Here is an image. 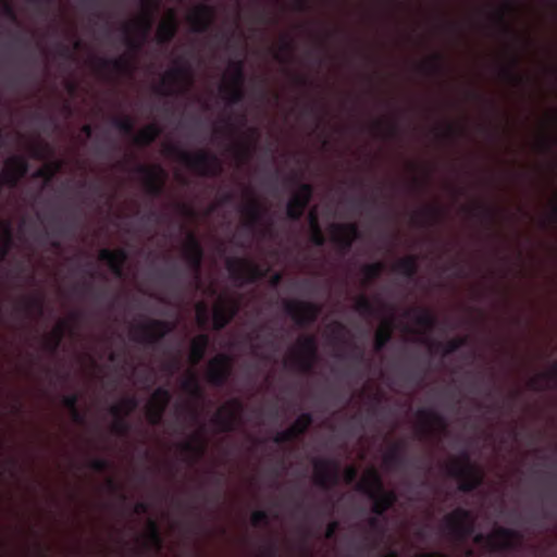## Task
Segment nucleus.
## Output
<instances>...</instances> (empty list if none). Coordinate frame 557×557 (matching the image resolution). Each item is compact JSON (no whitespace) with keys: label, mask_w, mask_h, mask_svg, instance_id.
Wrapping results in <instances>:
<instances>
[{"label":"nucleus","mask_w":557,"mask_h":557,"mask_svg":"<svg viewBox=\"0 0 557 557\" xmlns=\"http://www.w3.org/2000/svg\"><path fill=\"white\" fill-rule=\"evenodd\" d=\"M61 169V163L60 162H55L53 164H50V165H45L38 170L35 171V173L33 174V176L35 178H42L45 180L47 183L50 182L55 173Z\"/></svg>","instance_id":"603ef678"},{"label":"nucleus","mask_w":557,"mask_h":557,"mask_svg":"<svg viewBox=\"0 0 557 557\" xmlns=\"http://www.w3.org/2000/svg\"><path fill=\"white\" fill-rule=\"evenodd\" d=\"M99 260L104 261L110 271L119 278L124 276V264L128 258L125 249L110 250L103 248L99 251Z\"/></svg>","instance_id":"412c9836"},{"label":"nucleus","mask_w":557,"mask_h":557,"mask_svg":"<svg viewBox=\"0 0 557 557\" xmlns=\"http://www.w3.org/2000/svg\"><path fill=\"white\" fill-rule=\"evenodd\" d=\"M239 310V305L236 300L228 301L227 304L218 306L213 310V329L221 331L226 327L235 318Z\"/></svg>","instance_id":"5701e85b"},{"label":"nucleus","mask_w":557,"mask_h":557,"mask_svg":"<svg viewBox=\"0 0 557 557\" xmlns=\"http://www.w3.org/2000/svg\"><path fill=\"white\" fill-rule=\"evenodd\" d=\"M298 348L293 352L292 364L300 372H311L318 356V343L313 335H306L298 339Z\"/></svg>","instance_id":"6e6552de"},{"label":"nucleus","mask_w":557,"mask_h":557,"mask_svg":"<svg viewBox=\"0 0 557 557\" xmlns=\"http://www.w3.org/2000/svg\"><path fill=\"white\" fill-rule=\"evenodd\" d=\"M199 383L198 377L196 374L190 373L183 382H182V389L186 392L187 394L189 391H191L197 384Z\"/></svg>","instance_id":"69168bd1"},{"label":"nucleus","mask_w":557,"mask_h":557,"mask_svg":"<svg viewBox=\"0 0 557 557\" xmlns=\"http://www.w3.org/2000/svg\"><path fill=\"white\" fill-rule=\"evenodd\" d=\"M117 405L122 406V414H131L138 406V400L135 396L123 398Z\"/></svg>","instance_id":"bf43d9fd"},{"label":"nucleus","mask_w":557,"mask_h":557,"mask_svg":"<svg viewBox=\"0 0 557 557\" xmlns=\"http://www.w3.org/2000/svg\"><path fill=\"white\" fill-rule=\"evenodd\" d=\"M522 535L512 529L498 527L487 535L478 534L474 542L484 543L491 552H509L517 549L521 544Z\"/></svg>","instance_id":"39448f33"},{"label":"nucleus","mask_w":557,"mask_h":557,"mask_svg":"<svg viewBox=\"0 0 557 557\" xmlns=\"http://www.w3.org/2000/svg\"><path fill=\"white\" fill-rule=\"evenodd\" d=\"M243 410L244 405L242 400L234 398L227 406H223L215 412L212 423L218 426L220 432H232Z\"/></svg>","instance_id":"4468645a"},{"label":"nucleus","mask_w":557,"mask_h":557,"mask_svg":"<svg viewBox=\"0 0 557 557\" xmlns=\"http://www.w3.org/2000/svg\"><path fill=\"white\" fill-rule=\"evenodd\" d=\"M294 51V41L287 36H284L280 45V52L275 53L274 58L281 63H287L292 60Z\"/></svg>","instance_id":"79ce46f5"},{"label":"nucleus","mask_w":557,"mask_h":557,"mask_svg":"<svg viewBox=\"0 0 557 557\" xmlns=\"http://www.w3.org/2000/svg\"><path fill=\"white\" fill-rule=\"evenodd\" d=\"M444 527L456 540H465L474 531V519L470 510L459 507L445 517Z\"/></svg>","instance_id":"0eeeda50"},{"label":"nucleus","mask_w":557,"mask_h":557,"mask_svg":"<svg viewBox=\"0 0 557 557\" xmlns=\"http://www.w3.org/2000/svg\"><path fill=\"white\" fill-rule=\"evenodd\" d=\"M240 212L246 218L245 225L248 228H253L261 222L265 209L263 208L259 200H257L253 197H250L249 201L242 207Z\"/></svg>","instance_id":"393cba45"},{"label":"nucleus","mask_w":557,"mask_h":557,"mask_svg":"<svg viewBox=\"0 0 557 557\" xmlns=\"http://www.w3.org/2000/svg\"><path fill=\"white\" fill-rule=\"evenodd\" d=\"M355 310L363 317H371L376 312L373 302L366 296H360L357 299L355 304Z\"/></svg>","instance_id":"8fccbe9b"},{"label":"nucleus","mask_w":557,"mask_h":557,"mask_svg":"<svg viewBox=\"0 0 557 557\" xmlns=\"http://www.w3.org/2000/svg\"><path fill=\"white\" fill-rule=\"evenodd\" d=\"M519 62H520V60H519L518 55L513 54L511 58V66L503 67L500 70L502 76L505 79L513 83L515 85H521V84H524V82H525V78L516 72V69L519 65Z\"/></svg>","instance_id":"58836bf2"},{"label":"nucleus","mask_w":557,"mask_h":557,"mask_svg":"<svg viewBox=\"0 0 557 557\" xmlns=\"http://www.w3.org/2000/svg\"><path fill=\"white\" fill-rule=\"evenodd\" d=\"M407 444L404 441L394 443L383 457L384 465L389 469L405 470L411 466L406 455Z\"/></svg>","instance_id":"6ab92c4d"},{"label":"nucleus","mask_w":557,"mask_h":557,"mask_svg":"<svg viewBox=\"0 0 557 557\" xmlns=\"http://www.w3.org/2000/svg\"><path fill=\"white\" fill-rule=\"evenodd\" d=\"M513 10V5L509 2H506L500 10H498L495 14L497 22L502 25L503 29L507 34L512 33V28L506 21V13Z\"/></svg>","instance_id":"864d4df0"},{"label":"nucleus","mask_w":557,"mask_h":557,"mask_svg":"<svg viewBox=\"0 0 557 557\" xmlns=\"http://www.w3.org/2000/svg\"><path fill=\"white\" fill-rule=\"evenodd\" d=\"M444 215V210L438 206H429L422 211L418 212L414 221L418 225H433L437 223Z\"/></svg>","instance_id":"2f4dec72"},{"label":"nucleus","mask_w":557,"mask_h":557,"mask_svg":"<svg viewBox=\"0 0 557 557\" xmlns=\"http://www.w3.org/2000/svg\"><path fill=\"white\" fill-rule=\"evenodd\" d=\"M184 258L189 268L199 274L203 260V248L194 233H188L183 247Z\"/></svg>","instance_id":"a211bd4d"},{"label":"nucleus","mask_w":557,"mask_h":557,"mask_svg":"<svg viewBox=\"0 0 557 557\" xmlns=\"http://www.w3.org/2000/svg\"><path fill=\"white\" fill-rule=\"evenodd\" d=\"M209 344L208 334H199L191 341L189 354L191 364L196 366L205 358Z\"/></svg>","instance_id":"c85d7f7f"},{"label":"nucleus","mask_w":557,"mask_h":557,"mask_svg":"<svg viewBox=\"0 0 557 557\" xmlns=\"http://www.w3.org/2000/svg\"><path fill=\"white\" fill-rule=\"evenodd\" d=\"M162 129L156 123H150L141 128L133 138L134 144L139 147H148L160 136Z\"/></svg>","instance_id":"c756f323"},{"label":"nucleus","mask_w":557,"mask_h":557,"mask_svg":"<svg viewBox=\"0 0 557 557\" xmlns=\"http://www.w3.org/2000/svg\"><path fill=\"white\" fill-rule=\"evenodd\" d=\"M97 71L104 72H115L117 74H128L133 71V64L127 57H119L115 59H97L96 62Z\"/></svg>","instance_id":"b1692460"},{"label":"nucleus","mask_w":557,"mask_h":557,"mask_svg":"<svg viewBox=\"0 0 557 557\" xmlns=\"http://www.w3.org/2000/svg\"><path fill=\"white\" fill-rule=\"evenodd\" d=\"M112 125L124 135L132 136L134 134V121L129 116H115L112 119Z\"/></svg>","instance_id":"3c124183"},{"label":"nucleus","mask_w":557,"mask_h":557,"mask_svg":"<svg viewBox=\"0 0 557 557\" xmlns=\"http://www.w3.org/2000/svg\"><path fill=\"white\" fill-rule=\"evenodd\" d=\"M284 311L298 326L306 327L317 321L321 307L310 301L286 300L284 301Z\"/></svg>","instance_id":"1a4fd4ad"},{"label":"nucleus","mask_w":557,"mask_h":557,"mask_svg":"<svg viewBox=\"0 0 557 557\" xmlns=\"http://www.w3.org/2000/svg\"><path fill=\"white\" fill-rule=\"evenodd\" d=\"M314 483L323 490H329L338 483V465L329 458L313 460Z\"/></svg>","instance_id":"ddd939ff"},{"label":"nucleus","mask_w":557,"mask_h":557,"mask_svg":"<svg viewBox=\"0 0 557 557\" xmlns=\"http://www.w3.org/2000/svg\"><path fill=\"white\" fill-rule=\"evenodd\" d=\"M421 70L428 74L442 75L445 71L443 55L434 54L429 62L421 65Z\"/></svg>","instance_id":"a18cd8bd"},{"label":"nucleus","mask_w":557,"mask_h":557,"mask_svg":"<svg viewBox=\"0 0 557 557\" xmlns=\"http://www.w3.org/2000/svg\"><path fill=\"white\" fill-rule=\"evenodd\" d=\"M385 269V265L383 262H373L370 264H366L362 268V273L364 275L366 283H370L381 276Z\"/></svg>","instance_id":"de8ad7c7"},{"label":"nucleus","mask_w":557,"mask_h":557,"mask_svg":"<svg viewBox=\"0 0 557 557\" xmlns=\"http://www.w3.org/2000/svg\"><path fill=\"white\" fill-rule=\"evenodd\" d=\"M165 153L175 157L181 163L205 177H215L222 173V164L219 158L206 150L190 153L177 146L168 145Z\"/></svg>","instance_id":"f257e3e1"},{"label":"nucleus","mask_w":557,"mask_h":557,"mask_svg":"<svg viewBox=\"0 0 557 557\" xmlns=\"http://www.w3.org/2000/svg\"><path fill=\"white\" fill-rule=\"evenodd\" d=\"M332 242L344 252L352 247L355 240L360 237V231L356 223H344L332 225Z\"/></svg>","instance_id":"dca6fc26"},{"label":"nucleus","mask_w":557,"mask_h":557,"mask_svg":"<svg viewBox=\"0 0 557 557\" xmlns=\"http://www.w3.org/2000/svg\"><path fill=\"white\" fill-rule=\"evenodd\" d=\"M110 413L114 417L111 431L119 436H126L131 431V424L127 421V416L122 414L121 405H112Z\"/></svg>","instance_id":"7c9ffc66"},{"label":"nucleus","mask_w":557,"mask_h":557,"mask_svg":"<svg viewBox=\"0 0 557 557\" xmlns=\"http://www.w3.org/2000/svg\"><path fill=\"white\" fill-rule=\"evenodd\" d=\"M5 166L13 171L20 178L26 176L29 170L28 161L23 156H14L7 160Z\"/></svg>","instance_id":"4c0bfd02"},{"label":"nucleus","mask_w":557,"mask_h":557,"mask_svg":"<svg viewBox=\"0 0 557 557\" xmlns=\"http://www.w3.org/2000/svg\"><path fill=\"white\" fill-rule=\"evenodd\" d=\"M393 337V320H386L375 332L373 347L376 352H381Z\"/></svg>","instance_id":"72a5a7b5"},{"label":"nucleus","mask_w":557,"mask_h":557,"mask_svg":"<svg viewBox=\"0 0 557 557\" xmlns=\"http://www.w3.org/2000/svg\"><path fill=\"white\" fill-rule=\"evenodd\" d=\"M66 329H67V323L65 321H61L52 330V332L49 336L53 338V349H59L61 342L64 337Z\"/></svg>","instance_id":"6e6d98bb"},{"label":"nucleus","mask_w":557,"mask_h":557,"mask_svg":"<svg viewBox=\"0 0 557 557\" xmlns=\"http://www.w3.org/2000/svg\"><path fill=\"white\" fill-rule=\"evenodd\" d=\"M358 475V471L354 466H349L344 471V481L347 484H352Z\"/></svg>","instance_id":"774afa93"},{"label":"nucleus","mask_w":557,"mask_h":557,"mask_svg":"<svg viewBox=\"0 0 557 557\" xmlns=\"http://www.w3.org/2000/svg\"><path fill=\"white\" fill-rule=\"evenodd\" d=\"M313 186L309 183H299L297 190L286 205V215L290 221H299L313 197Z\"/></svg>","instance_id":"9b49d317"},{"label":"nucleus","mask_w":557,"mask_h":557,"mask_svg":"<svg viewBox=\"0 0 557 557\" xmlns=\"http://www.w3.org/2000/svg\"><path fill=\"white\" fill-rule=\"evenodd\" d=\"M417 416L425 424L422 429L423 434L430 433L432 426H437L443 431L447 428L446 419L433 409H420Z\"/></svg>","instance_id":"a878e982"},{"label":"nucleus","mask_w":557,"mask_h":557,"mask_svg":"<svg viewBox=\"0 0 557 557\" xmlns=\"http://www.w3.org/2000/svg\"><path fill=\"white\" fill-rule=\"evenodd\" d=\"M190 82L191 75L189 67L186 65H176L165 73L160 86L156 88V92L160 95H170L171 92H169L165 88L168 83L171 85H180L183 83L190 84Z\"/></svg>","instance_id":"4be33fe9"},{"label":"nucleus","mask_w":557,"mask_h":557,"mask_svg":"<svg viewBox=\"0 0 557 557\" xmlns=\"http://www.w3.org/2000/svg\"><path fill=\"white\" fill-rule=\"evenodd\" d=\"M232 375V358L226 354H219L208 364L207 381L215 387H223Z\"/></svg>","instance_id":"f8f14e48"},{"label":"nucleus","mask_w":557,"mask_h":557,"mask_svg":"<svg viewBox=\"0 0 557 557\" xmlns=\"http://www.w3.org/2000/svg\"><path fill=\"white\" fill-rule=\"evenodd\" d=\"M410 313H414L416 324L425 329L426 331H432L436 326L437 320L435 315L428 309L416 308L408 310L406 315H409Z\"/></svg>","instance_id":"f704fd0d"},{"label":"nucleus","mask_w":557,"mask_h":557,"mask_svg":"<svg viewBox=\"0 0 557 557\" xmlns=\"http://www.w3.org/2000/svg\"><path fill=\"white\" fill-rule=\"evenodd\" d=\"M175 325L172 322L149 319L145 323L137 325L132 333V339L136 343L154 348L160 342L174 330Z\"/></svg>","instance_id":"20e7f679"},{"label":"nucleus","mask_w":557,"mask_h":557,"mask_svg":"<svg viewBox=\"0 0 557 557\" xmlns=\"http://www.w3.org/2000/svg\"><path fill=\"white\" fill-rule=\"evenodd\" d=\"M214 20L213 8L207 4H199L193 13L188 15V22L195 33L202 34L210 29Z\"/></svg>","instance_id":"aec40b11"},{"label":"nucleus","mask_w":557,"mask_h":557,"mask_svg":"<svg viewBox=\"0 0 557 557\" xmlns=\"http://www.w3.org/2000/svg\"><path fill=\"white\" fill-rule=\"evenodd\" d=\"M152 28L151 12L148 10L140 18L123 25L125 45L134 51H138Z\"/></svg>","instance_id":"9d476101"},{"label":"nucleus","mask_w":557,"mask_h":557,"mask_svg":"<svg viewBox=\"0 0 557 557\" xmlns=\"http://www.w3.org/2000/svg\"><path fill=\"white\" fill-rule=\"evenodd\" d=\"M78 401L79 396L76 393L64 395L62 397V405L71 411L72 418L75 422L83 421V414L79 412L77 408Z\"/></svg>","instance_id":"c03bdc74"},{"label":"nucleus","mask_w":557,"mask_h":557,"mask_svg":"<svg viewBox=\"0 0 557 557\" xmlns=\"http://www.w3.org/2000/svg\"><path fill=\"white\" fill-rule=\"evenodd\" d=\"M252 146L250 144H239L236 146V156L239 160L250 159Z\"/></svg>","instance_id":"0e129e2a"},{"label":"nucleus","mask_w":557,"mask_h":557,"mask_svg":"<svg viewBox=\"0 0 557 557\" xmlns=\"http://www.w3.org/2000/svg\"><path fill=\"white\" fill-rule=\"evenodd\" d=\"M24 309L27 312L37 311L39 314H42V311H44V298L41 296L26 298L24 300Z\"/></svg>","instance_id":"4d7b16f0"},{"label":"nucleus","mask_w":557,"mask_h":557,"mask_svg":"<svg viewBox=\"0 0 557 557\" xmlns=\"http://www.w3.org/2000/svg\"><path fill=\"white\" fill-rule=\"evenodd\" d=\"M180 448L182 451L194 455L196 458L201 457L207 448L202 431L195 433L191 441L183 442Z\"/></svg>","instance_id":"473e14b6"},{"label":"nucleus","mask_w":557,"mask_h":557,"mask_svg":"<svg viewBox=\"0 0 557 557\" xmlns=\"http://www.w3.org/2000/svg\"><path fill=\"white\" fill-rule=\"evenodd\" d=\"M172 395L169 388L160 386L154 389L151 395L149 405L157 406L158 408H168L171 401Z\"/></svg>","instance_id":"37998d69"},{"label":"nucleus","mask_w":557,"mask_h":557,"mask_svg":"<svg viewBox=\"0 0 557 557\" xmlns=\"http://www.w3.org/2000/svg\"><path fill=\"white\" fill-rule=\"evenodd\" d=\"M221 92L226 95V100L230 106L240 103L245 98V91L243 86L234 85H222L220 87Z\"/></svg>","instance_id":"a19ab883"},{"label":"nucleus","mask_w":557,"mask_h":557,"mask_svg":"<svg viewBox=\"0 0 557 557\" xmlns=\"http://www.w3.org/2000/svg\"><path fill=\"white\" fill-rule=\"evenodd\" d=\"M232 74L230 85L243 86L245 82L244 61L238 60L231 63Z\"/></svg>","instance_id":"09e8293b"},{"label":"nucleus","mask_w":557,"mask_h":557,"mask_svg":"<svg viewBox=\"0 0 557 557\" xmlns=\"http://www.w3.org/2000/svg\"><path fill=\"white\" fill-rule=\"evenodd\" d=\"M468 214L472 218L480 219L488 226H492L495 223L496 219V210L486 205H479L474 208H463Z\"/></svg>","instance_id":"c9c22d12"},{"label":"nucleus","mask_w":557,"mask_h":557,"mask_svg":"<svg viewBox=\"0 0 557 557\" xmlns=\"http://www.w3.org/2000/svg\"><path fill=\"white\" fill-rule=\"evenodd\" d=\"M447 473L459 481L458 488L463 493H470L483 483L482 472L471 463L467 451L461 454V459L453 460L449 463Z\"/></svg>","instance_id":"7ed1b4c3"},{"label":"nucleus","mask_w":557,"mask_h":557,"mask_svg":"<svg viewBox=\"0 0 557 557\" xmlns=\"http://www.w3.org/2000/svg\"><path fill=\"white\" fill-rule=\"evenodd\" d=\"M165 408H158L157 406L149 405L147 406V419L150 424L159 425L163 419L165 413Z\"/></svg>","instance_id":"5fc2aeb1"},{"label":"nucleus","mask_w":557,"mask_h":557,"mask_svg":"<svg viewBox=\"0 0 557 557\" xmlns=\"http://www.w3.org/2000/svg\"><path fill=\"white\" fill-rule=\"evenodd\" d=\"M542 381H553L557 383V362H555L548 371L543 372L537 376L531 379L529 382L530 388L534 391L544 389Z\"/></svg>","instance_id":"ea45409f"},{"label":"nucleus","mask_w":557,"mask_h":557,"mask_svg":"<svg viewBox=\"0 0 557 557\" xmlns=\"http://www.w3.org/2000/svg\"><path fill=\"white\" fill-rule=\"evenodd\" d=\"M311 243L317 247H322L325 244V237L321 228L313 230L310 236Z\"/></svg>","instance_id":"338daca9"},{"label":"nucleus","mask_w":557,"mask_h":557,"mask_svg":"<svg viewBox=\"0 0 557 557\" xmlns=\"http://www.w3.org/2000/svg\"><path fill=\"white\" fill-rule=\"evenodd\" d=\"M88 467L96 472H104L111 468V462L106 458H94L89 461Z\"/></svg>","instance_id":"680f3d73"},{"label":"nucleus","mask_w":557,"mask_h":557,"mask_svg":"<svg viewBox=\"0 0 557 557\" xmlns=\"http://www.w3.org/2000/svg\"><path fill=\"white\" fill-rule=\"evenodd\" d=\"M136 172L144 176L146 193L151 197H160L164 191V171L159 165L139 164Z\"/></svg>","instance_id":"2eb2a0df"},{"label":"nucleus","mask_w":557,"mask_h":557,"mask_svg":"<svg viewBox=\"0 0 557 557\" xmlns=\"http://www.w3.org/2000/svg\"><path fill=\"white\" fill-rule=\"evenodd\" d=\"M312 423L313 416L310 412H304L294 421L289 428L276 433L273 437V442L278 445L292 442L304 435Z\"/></svg>","instance_id":"f3484780"},{"label":"nucleus","mask_w":557,"mask_h":557,"mask_svg":"<svg viewBox=\"0 0 557 557\" xmlns=\"http://www.w3.org/2000/svg\"><path fill=\"white\" fill-rule=\"evenodd\" d=\"M149 543L157 549L160 550L163 545V540L160 533V529L158 523L154 520H149L148 522V534H147Z\"/></svg>","instance_id":"49530a36"},{"label":"nucleus","mask_w":557,"mask_h":557,"mask_svg":"<svg viewBox=\"0 0 557 557\" xmlns=\"http://www.w3.org/2000/svg\"><path fill=\"white\" fill-rule=\"evenodd\" d=\"M177 21L172 13L166 21H163L157 29L156 39L159 45H169L177 33Z\"/></svg>","instance_id":"bb28decb"},{"label":"nucleus","mask_w":557,"mask_h":557,"mask_svg":"<svg viewBox=\"0 0 557 557\" xmlns=\"http://www.w3.org/2000/svg\"><path fill=\"white\" fill-rule=\"evenodd\" d=\"M12 242V225L8 220H0V243Z\"/></svg>","instance_id":"e2e57ef3"},{"label":"nucleus","mask_w":557,"mask_h":557,"mask_svg":"<svg viewBox=\"0 0 557 557\" xmlns=\"http://www.w3.org/2000/svg\"><path fill=\"white\" fill-rule=\"evenodd\" d=\"M419 270V260L417 256L410 255L399 259L394 265L393 271L411 280Z\"/></svg>","instance_id":"cd10ccee"},{"label":"nucleus","mask_w":557,"mask_h":557,"mask_svg":"<svg viewBox=\"0 0 557 557\" xmlns=\"http://www.w3.org/2000/svg\"><path fill=\"white\" fill-rule=\"evenodd\" d=\"M356 488L373 502L371 511L376 516H383L397 502L396 493L384 490L382 479L375 470H371L363 476Z\"/></svg>","instance_id":"f03ea898"},{"label":"nucleus","mask_w":557,"mask_h":557,"mask_svg":"<svg viewBox=\"0 0 557 557\" xmlns=\"http://www.w3.org/2000/svg\"><path fill=\"white\" fill-rule=\"evenodd\" d=\"M250 522L253 527H261L269 524V513L265 510H256L251 513Z\"/></svg>","instance_id":"052dcab7"},{"label":"nucleus","mask_w":557,"mask_h":557,"mask_svg":"<svg viewBox=\"0 0 557 557\" xmlns=\"http://www.w3.org/2000/svg\"><path fill=\"white\" fill-rule=\"evenodd\" d=\"M468 344V337L467 336H459L455 337L450 341H448L446 344L442 343H431V347H435L436 349H442L443 356H448L450 354L456 352L461 347L466 346Z\"/></svg>","instance_id":"e433bc0d"},{"label":"nucleus","mask_w":557,"mask_h":557,"mask_svg":"<svg viewBox=\"0 0 557 557\" xmlns=\"http://www.w3.org/2000/svg\"><path fill=\"white\" fill-rule=\"evenodd\" d=\"M225 264L231 278L238 286L253 284L265 275L260 265L244 258H227Z\"/></svg>","instance_id":"423d86ee"},{"label":"nucleus","mask_w":557,"mask_h":557,"mask_svg":"<svg viewBox=\"0 0 557 557\" xmlns=\"http://www.w3.org/2000/svg\"><path fill=\"white\" fill-rule=\"evenodd\" d=\"M22 178H20L13 171L9 170L7 166L4 171L1 174L0 177V185L4 184L8 185L11 188H14L17 186Z\"/></svg>","instance_id":"13d9d810"}]
</instances>
